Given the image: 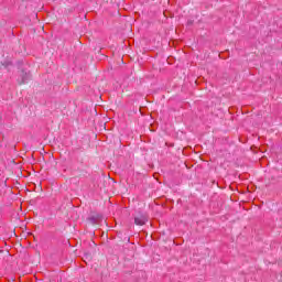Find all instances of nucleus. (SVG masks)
Instances as JSON below:
<instances>
[{"label":"nucleus","mask_w":282,"mask_h":282,"mask_svg":"<svg viewBox=\"0 0 282 282\" xmlns=\"http://www.w3.org/2000/svg\"><path fill=\"white\" fill-rule=\"evenodd\" d=\"M149 221V218L144 214H138L134 216V224L135 226H144Z\"/></svg>","instance_id":"nucleus-1"}]
</instances>
